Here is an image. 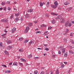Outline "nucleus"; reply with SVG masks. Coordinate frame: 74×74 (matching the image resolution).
Returning a JSON list of instances; mask_svg holds the SVG:
<instances>
[{"instance_id": "obj_39", "label": "nucleus", "mask_w": 74, "mask_h": 74, "mask_svg": "<svg viewBox=\"0 0 74 74\" xmlns=\"http://www.w3.org/2000/svg\"><path fill=\"white\" fill-rule=\"evenodd\" d=\"M49 2H47V3L46 4V6H47V7H48V6H49Z\"/></svg>"}, {"instance_id": "obj_11", "label": "nucleus", "mask_w": 74, "mask_h": 74, "mask_svg": "<svg viewBox=\"0 0 74 74\" xmlns=\"http://www.w3.org/2000/svg\"><path fill=\"white\" fill-rule=\"evenodd\" d=\"M51 22L53 24H55V23H56V20L54 19H53V20H52Z\"/></svg>"}, {"instance_id": "obj_54", "label": "nucleus", "mask_w": 74, "mask_h": 74, "mask_svg": "<svg viewBox=\"0 0 74 74\" xmlns=\"http://www.w3.org/2000/svg\"><path fill=\"white\" fill-rule=\"evenodd\" d=\"M51 74H53V71H51Z\"/></svg>"}, {"instance_id": "obj_59", "label": "nucleus", "mask_w": 74, "mask_h": 74, "mask_svg": "<svg viewBox=\"0 0 74 74\" xmlns=\"http://www.w3.org/2000/svg\"><path fill=\"white\" fill-rule=\"evenodd\" d=\"M20 21L21 22H22V21H23V18H21L20 19Z\"/></svg>"}, {"instance_id": "obj_14", "label": "nucleus", "mask_w": 74, "mask_h": 74, "mask_svg": "<svg viewBox=\"0 0 74 74\" xmlns=\"http://www.w3.org/2000/svg\"><path fill=\"white\" fill-rule=\"evenodd\" d=\"M4 53L6 55H8L9 54V53L8 52V51H4Z\"/></svg>"}, {"instance_id": "obj_31", "label": "nucleus", "mask_w": 74, "mask_h": 74, "mask_svg": "<svg viewBox=\"0 0 74 74\" xmlns=\"http://www.w3.org/2000/svg\"><path fill=\"white\" fill-rule=\"evenodd\" d=\"M47 25H45L44 24H42V27H47Z\"/></svg>"}, {"instance_id": "obj_56", "label": "nucleus", "mask_w": 74, "mask_h": 74, "mask_svg": "<svg viewBox=\"0 0 74 74\" xmlns=\"http://www.w3.org/2000/svg\"><path fill=\"white\" fill-rule=\"evenodd\" d=\"M37 22H38V21H34V23H37Z\"/></svg>"}, {"instance_id": "obj_33", "label": "nucleus", "mask_w": 74, "mask_h": 74, "mask_svg": "<svg viewBox=\"0 0 74 74\" xmlns=\"http://www.w3.org/2000/svg\"><path fill=\"white\" fill-rule=\"evenodd\" d=\"M11 72V71L10 70L9 71H5V73H10Z\"/></svg>"}, {"instance_id": "obj_6", "label": "nucleus", "mask_w": 74, "mask_h": 74, "mask_svg": "<svg viewBox=\"0 0 74 74\" xmlns=\"http://www.w3.org/2000/svg\"><path fill=\"white\" fill-rule=\"evenodd\" d=\"M12 48V46H8L7 47V49L8 50H10V49H11Z\"/></svg>"}, {"instance_id": "obj_18", "label": "nucleus", "mask_w": 74, "mask_h": 74, "mask_svg": "<svg viewBox=\"0 0 74 74\" xmlns=\"http://www.w3.org/2000/svg\"><path fill=\"white\" fill-rule=\"evenodd\" d=\"M20 60H22V61H23V62H26V60H25L24 59L21 58Z\"/></svg>"}, {"instance_id": "obj_28", "label": "nucleus", "mask_w": 74, "mask_h": 74, "mask_svg": "<svg viewBox=\"0 0 74 74\" xmlns=\"http://www.w3.org/2000/svg\"><path fill=\"white\" fill-rule=\"evenodd\" d=\"M29 26H32V23H29Z\"/></svg>"}, {"instance_id": "obj_23", "label": "nucleus", "mask_w": 74, "mask_h": 74, "mask_svg": "<svg viewBox=\"0 0 74 74\" xmlns=\"http://www.w3.org/2000/svg\"><path fill=\"white\" fill-rule=\"evenodd\" d=\"M69 52L71 54H73V51L71 50H69Z\"/></svg>"}, {"instance_id": "obj_7", "label": "nucleus", "mask_w": 74, "mask_h": 74, "mask_svg": "<svg viewBox=\"0 0 74 74\" xmlns=\"http://www.w3.org/2000/svg\"><path fill=\"white\" fill-rule=\"evenodd\" d=\"M6 34H4L2 35L1 37L3 39L5 38V35H6Z\"/></svg>"}, {"instance_id": "obj_19", "label": "nucleus", "mask_w": 74, "mask_h": 74, "mask_svg": "<svg viewBox=\"0 0 74 74\" xmlns=\"http://www.w3.org/2000/svg\"><path fill=\"white\" fill-rule=\"evenodd\" d=\"M28 41H29V39H26L24 41V43H27V42H28Z\"/></svg>"}, {"instance_id": "obj_36", "label": "nucleus", "mask_w": 74, "mask_h": 74, "mask_svg": "<svg viewBox=\"0 0 74 74\" xmlns=\"http://www.w3.org/2000/svg\"><path fill=\"white\" fill-rule=\"evenodd\" d=\"M32 55H30L29 56H28V57L29 59H30V58H32Z\"/></svg>"}, {"instance_id": "obj_25", "label": "nucleus", "mask_w": 74, "mask_h": 74, "mask_svg": "<svg viewBox=\"0 0 74 74\" xmlns=\"http://www.w3.org/2000/svg\"><path fill=\"white\" fill-rule=\"evenodd\" d=\"M12 43V42H11V41H10V40H8L7 42L8 44H11Z\"/></svg>"}, {"instance_id": "obj_26", "label": "nucleus", "mask_w": 74, "mask_h": 74, "mask_svg": "<svg viewBox=\"0 0 74 74\" xmlns=\"http://www.w3.org/2000/svg\"><path fill=\"white\" fill-rule=\"evenodd\" d=\"M18 20H19V18H18V17H17L15 19V21L16 22H18Z\"/></svg>"}, {"instance_id": "obj_10", "label": "nucleus", "mask_w": 74, "mask_h": 74, "mask_svg": "<svg viewBox=\"0 0 74 74\" xmlns=\"http://www.w3.org/2000/svg\"><path fill=\"white\" fill-rule=\"evenodd\" d=\"M33 11V10L32 9H29L28 10L27 12H32Z\"/></svg>"}, {"instance_id": "obj_5", "label": "nucleus", "mask_w": 74, "mask_h": 74, "mask_svg": "<svg viewBox=\"0 0 74 74\" xmlns=\"http://www.w3.org/2000/svg\"><path fill=\"white\" fill-rule=\"evenodd\" d=\"M15 31H16V28H15V27H14L12 30V33H14Z\"/></svg>"}, {"instance_id": "obj_37", "label": "nucleus", "mask_w": 74, "mask_h": 74, "mask_svg": "<svg viewBox=\"0 0 74 74\" xmlns=\"http://www.w3.org/2000/svg\"><path fill=\"white\" fill-rule=\"evenodd\" d=\"M38 73V71H35L34 72V74H37V73Z\"/></svg>"}, {"instance_id": "obj_49", "label": "nucleus", "mask_w": 74, "mask_h": 74, "mask_svg": "<svg viewBox=\"0 0 74 74\" xmlns=\"http://www.w3.org/2000/svg\"><path fill=\"white\" fill-rule=\"evenodd\" d=\"M13 16H14V15H12L10 17V19H11L12 18H13Z\"/></svg>"}, {"instance_id": "obj_38", "label": "nucleus", "mask_w": 74, "mask_h": 74, "mask_svg": "<svg viewBox=\"0 0 74 74\" xmlns=\"http://www.w3.org/2000/svg\"><path fill=\"white\" fill-rule=\"evenodd\" d=\"M45 50H46V51H49V48H47V47H46L45 49Z\"/></svg>"}, {"instance_id": "obj_45", "label": "nucleus", "mask_w": 74, "mask_h": 74, "mask_svg": "<svg viewBox=\"0 0 74 74\" xmlns=\"http://www.w3.org/2000/svg\"><path fill=\"white\" fill-rule=\"evenodd\" d=\"M52 27L50 26L48 27V30H50V29H52Z\"/></svg>"}, {"instance_id": "obj_58", "label": "nucleus", "mask_w": 74, "mask_h": 74, "mask_svg": "<svg viewBox=\"0 0 74 74\" xmlns=\"http://www.w3.org/2000/svg\"><path fill=\"white\" fill-rule=\"evenodd\" d=\"M46 73L47 74H49V73L48 72V71H46Z\"/></svg>"}, {"instance_id": "obj_12", "label": "nucleus", "mask_w": 74, "mask_h": 74, "mask_svg": "<svg viewBox=\"0 0 74 74\" xmlns=\"http://www.w3.org/2000/svg\"><path fill=\"white\" fill-rule=\"evenodd\" d=\"M51 15H53V16H55V15H58V14L56 13H53L52 12L51 13Z\"/></svg>"}, {"instance_id": "obj_21", "label": "nucleus", "mask_w": 74, "mask_h": 74, "mask_svg": "<svg viewBox=\"0 0 74 74\" xmlns=\"http://www.w3.org/2000/svg\"><path fill=\"white\" fill-rule=\"evenodd\" d=\"M71 10H72V7L69 8L68 10H67V11L69 12V11H70Z\"/></svg>"}, {"instance_id": "obj_30", "label": "nucleus", "mask_w": 74, "mask_h": 74, "mask_svg": "<svg viewBox=\"0 0 74 74\" xmlns=\"http://www.w3.org/2000/svg\"><path fill=\"white\" fill-rule=\"evenodd\" d=\"M59 71L58 70V69H57V70L56 72V74H59Z\"/></svg>"}, {"instance_id": "obj_32", "label": "nucleus", "mask_w": 74, "mask_h": 74, "mask_svg": "<svg viewBox=\"0 0 74 74\" xmlns=\"http://www.w3.org/2000/svg\"><path fill=\"white\" fill-rule=\"evenodd\" d=\"M6 4H10V1H7Z\"/></svg>"}, {"instance_id": "obj_47", "label": "nucleus", "mask_w": 74, "mask_h": 74, "mask_svg": "<svg viewBox=\"0 0 74 74\" xmlns=\"http://www.w3.org/2000/svg\"><path fill=\"white\" fill-rule=\"evenodd\" d=\"M43 3H42L41 2L40 3V5L41 7H42V6Z\"/></svg>"}, {"instance_id": "obj_1", "label": "nucleus", "mask_w": 74, "mask_h": 74, "mask_svg": "<svg viewBox=\"0 0 74 74\" xmlns=\"http://www.w3.org/2000/svg\"><path fill=\"white\" fill-rule=\"evenodd\" d=\"M65 25L66 27H67L69 26L70 27L71 26V24L70 23H69V21H68L65 23Z\"/></svg>"}, {"instance_id": "obj_63", "label": "nucleus", "mask_w": 74, "mask_h": 74, "mask_svg": "<svg viewBox=\"0 0 74 74\" xmlns=\"http://www.w3.org/2000/svg\"><path fill=\"white\" fill-rule=\"evenodd\" d=\"M71 23H73V24H74V21H71Z\"/></svg>"}, {"instance_id": "obj_55", "label": "nucleus", "mask_w": 74, "mask_h": 74, "mask_svg": "<svg viewBox=\"0 0 74 74\" xmlns=\"http://www.w3.org/2000/svg\"><path fill=\"white\" fill-rule=\"evenodd\" d=\"M34 58L35 59H38L39 58V57H34Z\"/></svg>"}, {"instance_id": "obj_2", "label": "nucleus", "mask_w": 74, "mask_h": 74, "mask_svg": "<svg viewBox=\"0 0 74 74\" xmlns=\"http://www.w3.org/2000/svg\"><path fill=\"white\" fill-rule=\"evenodd\" d=\"M29 27H27L26 28V29H25V31H24V33H26L29 30Z\"/></svg>"}, {"instance_id": "obj_44", "label": "nucleus", "mask_w": 74, "mask_h": 74, "mask_svg": "<svg viewBox=\"0 0 74 74\" xmlns=\"http://www.w3.org/2000/svg\"><path fill=\"white\" fill-rule=\"evenodd\" d=\"M60 50H62L63 49H64L63 47H60Z\"/></svg>"}, {"instance_id": "obj_41", "label": "nucleus", "mask_w": 74, "mask_h": 74, "mask_svg": "<svg viewBox=\"0 0 74 74\" xmlns=\"http://www.w3.org/2000/svg\"><path fill=\"white\" fill-rule=\"evenodd\" d=\"M19 51L20 52H23V50L22 49H19Z\"/></svg>"}, {"instance_id": "obj_61", "label": "nucleus", "mask_w": 74, "mask_h": 74, "mask_svg": "<svg viewBox=\"0 0 74 74\" xmlns=\"http://www.w3.org/2000/svg\"><path fill=\"white\" fill-rule=\"evenodd\" d=\"M58 53H59V54H61V52H60V50H59L58 51Z\"/></svg>"}, {"instance_id": "obj_64", "label": "nucleus", "mask_w": 74, "mask_h": 74, "mask_svg": "<svg viewBox=\"0 0 74 74\" xmlns=\"http://www.w3.org/2000/svg\"><path fill=\"white\" fill-rule=\"evenodd\" d=\"M58 9H59V10H61V9H62V8L59 7L58 8Z\"/></svg>"}, {"instance_id": "obj_50", "label": "nucleus", "mask_w": 74, "mask_h": 74, "mask_svg": "<svg viewBox=\"0 0 74 74\" xmlns=\"http://www.w3.org/2000/svg\"><path fill=\"white\" fill-rule=\"evenodd\" d=\"M71 42L73 44H74V41L73 40H71Z\"/></svg>"}, {"instance_id": "obj_34", "label": "nucleus", "mask_w": 74, "mask_h": 74, "mask_svg": "<svg viewBox=\"0 0 74 74\" xmlns=\"http://www.w3.org/2000/svg\"><path fill=\"white\" fill-rule=\"evenodd\" d=\"M19 41H22L23 40V38H19Z\"/></svg>"}, {"instance_id": "obj_48", "label": "nucleus", "mask_w": 74, "mask_h": 74, "mask_svg": "<svg viewBox=\"0 0 74 74\" xmlns=\"http://www.w3.org/2000/svg\"><path fill=\"white\" fill-rule=\"evenodd\" d=\"M3 46V43L1 42H0V47H2Z\"/></svg>"}, {"instance_id": "obj_9", "label": "nucleus", "mask_w": 74, "mask_h": 74, "mask_svg": "<svg viewBox=\"0 0 74 74\" xmlns=\"http://www.w3.org/2000/svg\"><path fill=\"white\" fill-rule=\"evenodd\" d=\"M29 16H30V15L28 14H26L25 16V17L26 18H29Z\"/></svg>"}, {"instance_id": "obj_60", "label": "nucleus", "mask_w": 74, "mask_h": 74, "mask_svg": "<svg viewBox=\"0 0 74 74\" xmlns=\"http://www.w3.org/2000/svg\"><path fill=\"white\" fill-rule=\"evenodd\" d=\"M69 32V29H66V31H65L66 32Z\"/></svg>"}, {"instance_id": "obj_62", "label": "nucleus", "mask_w": 74, "mask_h": 74, "mask_svg": "<svg viewBox=\"0 0 74 74\" xmlns=\"http://www.w3.org/2000/svg\"><path fill=\"white\" fill-rule=\"evenodd\" d=\"M73 34V33H71L70 35V36H73V34Z\"/></svg>"}, {"instance_id": "obj_35", "label": "nucleus", "mask_w": 74, "mask_h": 74, "mask_svg": "<svg viewBox=\"0 0 74 74\" xmlns=\"http://www.w3.org/2000/svg\"><path fill=\"white\" fill-rule=\"evenodd\" d=\"M36 34H37V33H41V32L40 31H37L36 32Z\"/></svg>"}, {"instance_id": "obj_27", "label": "nucleus", "mask_w": 74, "mask_h": 74, "mask_svg": "<svg viewBox=\"0 0 74 74\" xmlns=\"http://www.w3.org/2000/svg\"><path fill=\"white\" fill-rule=\"evenodd\" d=\"M45 16H47V17H49V14H45Z\"/></svg>"}, {"instance_id": "obj_8", "label": "nucleus", "mask_w": 74, "mask_h": 74, "mask_svg": "<svg viewBox=\"0 0 74 74\" xmlns=\"http://www.w3.org/2000/svg\"><path fill=\"white\" fill-rule=\"evenodd\" d=\"M60 21H61V23H64V18H61L60 19Z\"/></svg>"}, {"instance_id": "obj_17", "label": "nucleus", "mask_w": 74, "mask_h": 74, "mask_svg": "<svg viewBox=\"0 0 74 74\" xmlns=\"http://www.w3.org/2000/svg\"><path fill=\"white\" fill-rule=\"evenodd\" d=\"M57 7H58V6H57V5H53V8H54V9H55V8H57Z\"/></svg>"}, {"instance_id": "obj_42", "label": "nucleus", "mask_w": 74, "mask_h": 74, "mask_svg": "<svg viewBox=\"0 0 74 74\" xmlns=\"http://www.w3.org/2000/svg\"><path fill=\"white\" fill-rule=\"evenodd\" d=\"M61 68H63V67H64V64H61Z\"/></svg>"}, {"instance_id": "obj_24", "label": "nucleus", "mask_w": 74, "mask_h": 74, "mask_svg": "<svg viewBox=\"0 0 74 74\" xmlns=\"http://www.w3.org/2000/svg\"><path fill=\"white\" fill-rule=\"evenodd\" d=\"M64 41L65 43H66V42H67V38H65L64 39Z\"/></svg>"}, {"instance_id": "obj_51", "label": "nucleus", "mask_w": 74, "mask_h": 74, "mask_svg": "<svg viewBox=\"0 0 74 74\" xmlns=\"http://www.w3.org/2000/svg\"><path fill=\"white\" fill-rule=\"evenodd\" d=\"M64 4L65 5H68V4H69L67 2H66L64 3Z\"/></svg>"}, {"instance_id": "obj_29", "label": "nucleus", "mask_w": 74, "mask_h": 74, "mask_svg": "<svg viewBox=\"0 0 74 74\" xmlns=\"http://www.w3.org/2000/svg\"><path fill=\"white\" fill-rule=\"evenodd\" d=\"M71 71V69H69L68 71V73H70V71Z\"/></svg>"}, {"instance_id": "obj_52", "label": "nucleus", "mask_w": 74, "mask_h": 74, "mask_svg": "<svg viewBox=\"0 0 74 74\" xmlns=\"http://www.w3.org/2000/svg\"><path fill=\"white\" fill-rule=\"evenodd\" d=\"M8 10H9V11H10L11 10V8H10V7H8Z\"/></svg>"}, {"instance_id": "obj_20", "label": "nucleus", "mask_w": 74, "mask_h": 74, "mask_svg": "<svg viewBox=\"0 0 74 74\" xmlns=\"http://www.w3.org/2000/svg\"><path fill=\"white\" fill-rule=\"evenodd\" d=\"M64 56L65 57H67V53L66 52L65 53H64Z\"/></svg>"}, {"instance_id": "obj_57", "label": "nucleus", "mask_w": 74, "mask_h": 74, "mask_svg": "<svg viewBox=\"0 0 74 74\" xmlns=\"http://www.w3.org/2000/svg\"><path fill=\"white\" fill-rule=\"evenodd\" d=\"M44 73V71H42L40 73V74H43Z\"/></svg>"}, {"instance_id": "obj_40", "label": "nucleus", "mask_w": 74, "mask_h": 74, "mask_svg": "<svg viewBox=\"0 0 74 74\" xmlns=\"http://www.w3.org/2000/svg\"><path fill=\"white\" fill-rule=\"evenodd\" d=\"M65 52V49H63L62 50V52L64 53Z\"/></svg>"}, {"instance_id": "obj_43", "label": "nucleus", "mask_w": 74, "mask_h": 74, "mask_svg": "<svg viewBox=\"0 0 74 74\" xmlns=\"http://www.w3.org/2000/svg\"><path fill=\"white\" fill-rule=\"evenodd\" d=\"M2 66H3V67H5V68H7V66L5 65L2 64Z\"/></svg>"}, {"instance_id": "obj_53", "label": "nucleus", "mask_w": 74, "mask_h": 74, "mask_svg": "<svg viewBox=\"0 0 74 74\" xmlns=\"http://www.w3.org/2000/svg\"><path fill=\"white\" fill-rule=\"evenodd\" d=\"M5 2H2V3H1V4L2 5H5Z\"/></svg>"}, {"instance_id": "obj_13", "label": "nucleus", "mask_w": 74, "mask_h": 74, "mask_svg": "<svg viewBox=\"0 0 74 74\" xmlns=\"http://www.w3.org/2000/svg\"><path fill=\"white\" fill-rule=\"evenodd\" d=\"M13 66H17L18 65V63L16 62H14L13 64Z\"/></svg>"}, {"instance_id": "obj_22", "label": "nucleus", "mask_w": 74, "mask_h": 74, "mask_svg": "<svg viewBox=\"0 0 74 74\" xmlns=\"http://www.w3.org/2000/svg\"><path fill=\"white\" fill-rule=\"evenodd\" d=\"M18 64L20 66H21V67H22V66H23V64L21 62H19Z\"/></svg>"}, {"instance_id": "obj_3", "label": "nucleus", "mask_w": 74, "mask_h": 74, "mask_svg": "<svg viewBox=\"0 0 74 74\" xmlns=\"http://www.w3.org/2000/svg\"><path fill=\"white\" fill-rule=\"evenodd\" d=\"M62 16L61 15H58L57 16V17L56 18V19L57 20V19H62Z\"/></svg>"}, {"instance_id": "obj_46", "label": "nucleus", "mask_w": 74, "mask_h": 74, "mask_svg": "<svg viewBox=\"0 0 74 74\" xmlns=\"http://www.w3.org/2000/svg\"><path fill=\"white\" fill-rule=\"evenodd\" d=\"M32 42H33V41H31L29 43V44L30 45H31L32 44Z\"/></svg>"}, {"instance_id": "obj_15", "label": "nucleus", "mask_w": 74, "mask_h": 74, "mask_svg": "<svg viewBox=\"0 0 74 74\" xmlns=\"http://www.w3.org/2000/svg\"><path fill=\"white\" fill-rule=\"evenodd\" d=\"M54 4H55V5H57V6H58V2H57V1H56V2H55L54 3Z\"/></svg>"}, {"instance_id": "obj_4", "label": "nucleus", "mask_w": 74, "mask_h": 74, "mask_svg": "<svg viewBox=\"0 0 74 74\" xmlns=\"http://www.w3.org/2000/svg\"><path fill=\"white\" fill-rule=\"evenodd\" d=\"M1 21L2 22H8V20H7V19L5 18L1 20Z\"/></svg>"}, {"instance_id": "obj_16", "label": "nucleus", "mask_w": 74, "mask_h": 74, "mask_svg": "<svg viewBox=\"0 0 74 74\" xmlns=\"http://www.w3.org/2000/svg\"><path fill=\"white\" fill-rule=\"evenodd\" d=\"M20 14L19 12H18L17 14H15V16H18Z\"/></svg>"}]
</instances>
